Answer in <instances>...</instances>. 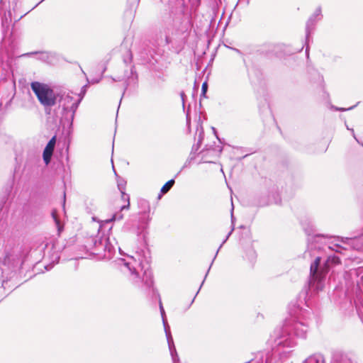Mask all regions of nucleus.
Instances as JSON below:
<instances>
[{
  "mask_svg": "<svg viewBox=\"0 0 363 363\" xmlns=\"http://www.w3.org/2000/svg\"><path fill=\"white\" fill-rule=\"evenodd\" d=\"M310 312L303 310L298 306L293 305L289 308V315L291 320L283 327V334L279 340H276L278 346H283V348H291L296 345L294 339L292 337L291 333L294 335L300 337H305L308 331V326L303 322L298 320L301 319H306Z\"/></svg>",
  "mask_w": 363,
  "mask_h": 363,
  "instance_id": "f257e3e1",
  "label": "nucleus"
},
{
  "mask_svg": "<svg viewBox=\"0 0 363 363\" xmlns=\"http://www.w3.org/2000/svg\"><path fill=\"white\" fill-rule=\"evenodd\" d=\"M118 264L123 272H129V279L132 284L138 287L150 289L153 285L152 274L148 269H144L142 264L133 257L127 260L121 259Z\"/></svg>",
  "mask_w": 363,
  "mask_h": 363,
  "instance_id": "f03ea898",
  "label": "nucleus"
},
{
  "mask_svg": "<svg viewBox=\"0 0 363 363\" xmlns=\"http://www.w3.org/2000/svg\"><path fill=\"white\" fill-rule=\"evenodd\" d=\"M305 301L307 306H311L315 302L318 295V257L311 265L310 276L304 287Z\"/></svg>",
  "mask_w": 363,
  "mask_h": 363,
  "instance_id": "7ed1b4c3",
  "label": "nucleus"
},
{
  "mask_svg": "<svg viewBox=\"0 0 363 363\" xmlns=\"http://www.w3.org/2000/svg\"><path fill=\"white\" fill-rule=\"evenodd\" d=\"M31 89L37 96L39 101L45 106L55 105L56 97L52 89L48 85L38 82L31 83Z\"/></svg>",
  "mask_w": 363,
  "mask_h": 363,
  "instance_id": "20e7f679",
  "label": "nucleus"
},
{
  "mask_svg": "<svg viewBox=\"0 0 363 363\" xmlns=\"http://www.w3.org/2000/svg\"><path fill=\"white\" fill-rule=\"evenodd\" d=\"M81 100V98H79L78 96L72 92L63 94L61 97L60 105L62 106V109L66 113L65 118L70 122V125H72L75 112Z\"/></svg>",
  "mask_w": 363,
  "mask_h": 363,
  "instance_id": "39448f33",
  "label": "nucleus"
},
{
  "mask_svg": "<svg viewBox=\"0 0 363 363\" xmlns=\"http://www.w3.org/2000/svg\"><path fill=\"white\" fill-rule=\"evenodd\" d=\"M160 313H161V315H162V322H163L164 331L166 333L167 340V342H168V345H169V352H170V354L172 356V362H173V363H179V357H178V354L176 351V348L174 345L173 339L172 337V335H171V333L169 331V328L167 325V322L166 317H165V312H164V310L162 306L161 301H160Z\"/></svg>",
  "mask_w": 363,
  "mask_h": 363,
  "instance_id": "423d86ee",
  "label": "nucleus"
},
{
  "mask_svg": "<svg viewBox=\"0 0 363 363\" xmlns=\"http://www.w3.org/2000/svg\"><path fill=\"white\" fill-rule=\"evenodd\" d=\"M303 228L308 236V250L310 252V254H315L317 245H316V235L313 234L315 233L314 230H312L308 223H303Z\"/></svg>",
  "mask_w": 363,
  "mask_h": 363,
  "instance_id": "0eeeda50",
  "label": "nucleus"
},
{
  "mask_svg": "<svg viewBox=\"0 0 363 363\" xmlns=\"http://www.w3.org/2000/svg\"><path fill=\"white\" fill-rule=\"evenodd\" d=\"M354 240L352 238H334V241H331L328 243V247L337 252H341V250H346V247H342L340 243L347 245H352Z\"/></svg>",
  "mask_w": 363,
  "mask_h": 363,
  "instance_id": "6e6552de",
  "label": "nucleus"
},
{
  "mask_svg": "<svg viewBox=\"0 0 363 363\" xmlns=\"http://www.w3.org/2000/svg\"><path fill=\"white\" fill-rule=\"evenodd\" d=\"M288 352L287 351H283V354H281L279 349H277L273 351L272 353H267L265 356L264 363H283V359Z\"/></svg>",
  "mask_w": 363,
  "mask_h": 363,
  "instance_id": "1a4fd4ad",
  "label": "nucleus"
},
{
  "mask_svg": "<svg viewBox=\"0 0 363 363\" xmlns=\"http://www.w3.org/2000/svg\"><path fill=\"white\" fill-rule=\"evenodd\" d=\"M55 143L56 138L55 136H54L50 140V141L48 143L47 145L45 147L43 157V160L46 164H48L50 162L51 157L54 151Z\"/></svg>",
  "mask_w": 363,
  "mask_h": 363,
  "instance_id": "9d476101",
  "label": "nucleus"
},
{
  "mask_svg": "<svg viewBox=\"0 0 363 363\" xmlns=\"http://www.w3.org/2000/svg\"><path fill=\"white\" fill-rule=\"evenodd\" d=\"M318 22V15L313 13L306 23V39L308 40L310 35L313 33Z\"/></svg>",
  "mask_w": 363,
  "mask_h": 363,
  "instance_id": "9b49d317",
  "label": "nucleus"
},
{
  "mask_svg": "<svg viewBox=\"0 0 363 363\" xmlns=\"http://www.w3.org/2000/svg\"><path fill=\"white\" fill-rule=\"evenodd\" d=\"M124 186H125V182L123 181L118 182V187L120 191L121 192L122 199L125 201H127V204L121 206V211H123L124 209H128L129 205H130L129 196L127 194H125L124 192Z\"/></svg>",
  "mask_w": 363,
  "mask_h": 363,
  "instance_id": "f8f14e48",
  "label": "nucleus"
},
{
  "mask_svg": "<svg viewBox=\"0 0 363 363\" xmlns=\"http://www.w3.org/2000/svg\"><path fill=\"white\" fill-rule=\"evenodd\" d=\"M106 238H100L94 240V246L96 247V253H99L101 250H104L106 244Z\"/></svg>",
  "mask_w": 363,
  "mask_h": 363,
  "instance_id": "ddd939ff",
  "label": "nucleus"
},
{
  "mask_svg": "<svg viewBox=\"0 0 363 363\" xmlns=\"http://www.w3.org/2000/svg\"><path fill=\"white\" fill-rule=\"evenodd\" d=\"M174 179H171L169 181H168L161 189V192L162 194H166L172 187V186L174 185Z\"/></svg>",
  "mask_w": 363,
  "mask_h": 363,
  "instance_id": "4468645a",
  "label": "nucleus"
},
{
  "mask_svg": "<svg viewBox=\"0 0 363 363\" xmlns=\"http://www.w3.org/2000/svg\"><path fill=\"white\" fill-rule=\"evenodd\" d=\"M52 218H53V219L55 220V223L56 224L57 230H58V231L60 233L61 231V230H62V225H61L60 222V220H59V219H58V218L57 216V213H56L55 211H52Z\"/></svg>",
  "mask_w": 363,
  "mask_h": 363,
  "instance_id": "2eb2a0df",
  "label": "nucleus"
},
{
  "mask_svg": "<svg viewBox=\"0 0 363 363\" xmlns=\"http://www.w3.org/2000/svg\"><path fill=\"white\" fill-rule=\"evenodd\" d=\"M123 214L121 212H118L113 216L111 220H120L123 219Z\"/></svg>",
  "mask_w": 363,
  "mask_h": 363,
  "instance_id": "dca6fc26",
  "label": "nucleus"
},
{
  "mask_svg": "<svg viewBox=\"0 0 363 363\" xmlns=\"http://www.w3.org/2000/svg\"><path fill=\"white\" fill-rule=\"evenodd\" d=\"M304 363H318V358L316 357H310Z\"/></svg>",
  "mask_w": 363,
  "mask_h": 363,
  "instance_id": "f3484780",
  "label": "nucleus"
},
{
  "mask_svg": "<svg viewBox=\"0 0 363 363\" xmlns=\"http://www.w3.org/2000/svg\"><path fill=\"white\" fill-rule=\"evenodd\" d=\"M333 262L334 264H339L340 262V259L337 257H330L328 260V263L329 264L330 262Z\"/></svg>",
  "mask_w": 363,
  "mask_h": 363,
  "instance_id": "a211bd4d",
  "label": "nucleus"
},
{
  "mask_svg": "<svg viewBox=\"0 0 363 363\" xmlns=\"http://www.w3.org/2000/svg\"><path fill=\"white\" fill-rule=\"evenodd\" d=\"M208 89L207 82H203L201 87V95H205Z\"/></svg>",
  "mask_w": 363,
  "mask_h": 363,
  "instance_id": "6ab92c4d",
  "label": "nucleus"
},
{
  "mask_svg": "<svg viewBox=\"0 0 363 363\" xmlns=\"http://www.w3.org/2000/svg\"><path fill=\"white\" fill-rule=\"evenodd\" d=\"M332 108H334L335 111H347V110H350L352 108V107H350L349 108H337V107H334V106H331Z\"/></svg>",
  "mask_w": 363,
  "mask_h": 363,
  "instance_id": "aec40b11",
  "label": "nucleus"
},
{
  "mask_svg": "<svg viewBox=\"0 0 363 363\" xmlns=\"http://www.w3.org/2000/svg\"><path fill=\"white\" fill-rule=\"evenodd\" d=\"M180 96H181L182 100L183 106H184V101H185L186 95H185L184 91H182L180 93Z\"/></svg>",
  "mask_w": 363,
  "mask_h": 363,
  "instance_id": "412c9836",
  "label": "nucleus"
},
{
  "mask_svg": "<svg viewBox=\"0 0 363 363\" xmlns=\"http://www.w3.org/2000/svg\"><path fill=\"white\" fill-rule=\"evenodd\" d=\"M126 78V76H123V77H118L117 79H113V81H123L124 79H125Z\"/></svg>",
  "mask_w": 363,
  "mask_h": 363,
  "instance_id": "4be33fe9",
  "label": "nucleus"
},
{
  "mask_svg": "<svg viewBox=\"0 0 363 363\" xmlns=\"http://www.w3.org/2000/svg\"><path fill=\"white\" fill-rule=\"evenodd\" d=\"M48 57V54L47 53H44V52H42L40 53V59L41 60H45Z\"/></svg>",
  "mask_w": 363,
  "mask_h": 363,
  "instance_id": "5701e85b",
  "label": "nucleus"
},
{
  "mask_svg": "<svg viewBox=\"0 0 363 363\" xmlns=\"http://www.w3.org/2000/svg\"><path fill=\"white\" fill-rule=\"evenodd\" d=\"M38 52H28V53H26V54L22 55V56H30V55H35V54H38Z\"/></svg>",
  "mask_w": 363,
  "mask_h": 363,
  "instance_id": "b1692460",
  "label": "nucleus"
},
{
  "mask_svg": "<svg viewBox=\"0 0 363 363\" xmlns=\"http://www.w3.org/2000/svg\"><path fill=\"white\" fill-rule=\"evenodd\" d=\"M323 96L324 98H325L326 101L329 99V94L327 92H325L324 90H323Z\"/></svg>",
  "mask_w": 363,
  "mask_h": 363,
  "instance_id": "393cba45",
  "label": "nucleus"
},
{
  "mask_svg": "<svg viewBox=\"0 0 363 363\" xmlns=\"http://www.w3.org/2000/svg\"><path fill=\"white\" fill-rule=\"evenodd\" d=\"M230 234H231V232H230V233L228 234V235H227L226 238L223 240V243L220 245V246L219 249L222 247L223 244L224 242H225V241L228 239V238H229V236L230 235Z\"/></svg>",
  "mask_w": 363,
  "mask_h": 363,
  "instance_id": "a878e982",
  "label": "nucleus"
},
{
  "mask_svg": "<svg viewBox=\"0 0 363 363\" xmlns=\"http://www.w3.org/2000/svg\"><path fill=\"white\" fill-rule=\"evenodd\" d=\"M350 130H351V132H352V135H353L354 138L357 141H358V140H357V139L356 138V136H355V134H354V130H353V129H351Z\"/></svg>",
  "mask_w": 363,
  "mask_h": 363,
  "instance_id": "bb28decb",
  "label": "nucleus"
},
{
  "mask_svg": "<svg viewBox=\"0 0 363 363\" xmlns=\"http://www.w3.org/2000/svg\"><path fill=\"white\" fill-rule=\"evenodd\" d=\"M318 238H319V243H320V242L323 243V242L320 240V238H324V236H323V235H320V234H319Z\"/></svg>",
  "mask_w": 363,
  "mask_h": 363,
  "instance_id": "cd10ccee",
  "label": "nucleus"
},
{
  "mask_svg": "<svg viewBox=\"0 0 363 363\" xmlns=\"http://www.w3.org/2000/svg\"><path fill=\"white\" fill-rule=\"evenodd\" d=\"M99 82V80H96V81H94V80H93L91 82H92V83H98Z\"/></svg>",
  "mask_w": 363,
  "mask_h": 363,
  "instance_id": "c85d7f7f",
  "label": "nucleus"
},
{
  "mask_svg": "<svg viewBox=\"0 0 363 363\" xmlns=\"http://www.w3.org/2000/svg\"><path fill=\"white\" fill-rule=\"evenodd\" d=\"M13 1H15V4H17V1H18V0H13Z\"/></svg>",
  "mask_w": 363,
  "mask_h": 363,
  "instance_id": "c756f323",
  "label": "nucleus"
},
{
  "mask_svg": "<svg viewBox=\"0 0 363 363\" xmlns=\"http://www.w3.org/2000/svg\"><path fill=\"white\" fill-rule=\"evenodd\" d=\"M318 276H319V279H320V272H319Z\"/></svg>",
  "mask_w": 363,
  "mask_h": 363,
  "instance_id": "7c9ffc66",
  "label": "nucleus"
}]
</instances>
